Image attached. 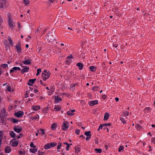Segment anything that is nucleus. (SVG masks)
<instances>
[{
    "instance_id": "obj_26",
    "label": "nucleus",
    "mask_w": 155,
    "mask_h": 155,
    "mask_svg": "<svg viewBox=\"0 0 155 155\" xmlns=\"http://www.w3.org/2000/svg\"><path fill=\"white\" fill-rule=\"evenodd\" d=\"M57 127V124L55 123L53 124L51 126V128L53 130L55 129Z\"/></svg>"
},
{
    "instance_id": "obj_23",
    "label": "nucleus",
    "mask_w": 155,
    "mask_h": 155,
    "mask_svg": "<svg viewBox=\"0 0 155 155\" xmlns=\"http://www.w3.org/2000/svg\"><path fill=\"white\" fill-rule=\"evenodd\" d=\"M10 119H11V122H13L14 123H17L18 121V120H16L15 118H14L13 117H12Z\"/></svg>"
},
{
    "instance_id": "obj_51",
    "label": "nucleus",
    "mask_w": 155,
    "mask_h": 155,
    "mask_svg": "<svg viewBox=\"0 0 155 155\" xmlns=\"http://www.w3.org/2000/svg\"><path fill=\"white\" fill-rule=\"evenodd\" d=\"M48 94L49 95H51V94H53L54 93V92H52L50 90V91H49L48 92Z\"/></svg>"
},
{
    "instance_id": "obj_44",
    "label": "nucleus",
    "mask_w": 155,
    "mask_h": 155,
    "mask_svg": "<svg viewBox=\"0 0 155 155\" xmlns=\"http://www.w3.org/2000/svg\"><path fill=\"white\" fill-rule=\"evenodd\" d=\"M55 110L56 111H58L60 110H61V108L59 107H55L54 108Z\"/></svg>"
},
{
    "instance_id": "obj_24",
    "label": "nucleus",
    "mask_w": 155,
    "mask_h": 155,
    "mask_svg": "<svg viewBox=\"0 0 155 155\" xmlns=\"http://www.w3.org/2000/svg\"><path fill=\"white\" fill-rule=\"evenodd\" d=\"M10 135L11 137L12 138H15V134L14 133L13 131H11L10 133Z\"/></svg>"
},
{
    "instance_id": "obj_2",
    "label": "nucleus",
    "mask_w": 155,
    "mask_h": 155,
    "mask_svg": "<svg viewBox=\"0 0 155 155\" xmlns=\"http://www.w3.org/2000/svg\"><path fill=\"white\" fill-rule=\"evenodd\" d=\"M24 61H22L24 64L25 65L30 64H31V60L29 57H25L24 58Z\"/></svg>"
},
{
    "instance_id": "obj_12",
    "label": "nucleus",
    "mask_w": 155,
    "mask_h": 155,
    "mask_svg": "<svg viewBox=\"0 0 155 155\" xmlns=\"http://www.w3.org/2000/svg\"><path fill=\"white\" fill-rule=\"evenodd\" d=\"M23 67L25 68L21 70V72L22 74H24L25 72H27L29 70V68L26 66H24Z\"/></svg>"
},
{
    "instance_id": "obj_41",
    "label": "nucleus",
    "mask_w": 155,
    "mask_h": 155,
    "mask_svg": "<svg viewBox=\"0 0 155 155\" xmlns=\"http://www.w3.org/2000/svg\"><path fill=\"white\" fill-rule=\"evenodd\" d=\"M4 43L6 46L8 45V42L7 40H4Z\"/></svg>"
},
{
    "instance_id": "obj_31",
    "label": "nucleus",
    "mask_w": 155,
    "mask_h": 155,
    "mask_svg": "<svg viewBox=\"0 0 155 155\" xmlns=\"http://www.w3.org/2000/svg\"><path fill=\"white\" fill-rule=\"evenodd\" d=\"M57 144L55 142H53L51 143H50V148L51 147H53L56 146Z\"/></svg>"
},
{
    "instance_id": "obj_8",
    "label": "nucleus",
    "mask_w": 155,
    "mask_h": 155,
    "mask_svg": "<svg viewBox=\"0 0 155 155\" xmlns=\"http://www.w3.org/2000/svg\"><path fill=\"white\" fill-rule=\"evenodd\" d=\"M14 130L16 132L19 133L22 131V128L20 126L19 127L18 126H15L14 127Z\"/></svg>"
},
{
    "instance_id": "obj_4",
    "label": "nucleus",
    "mask_w": 155,
    "mask_h": 155,
    "mask_svg": "<svg viewBox=\"0 0 155 155\" xmlns=\"http://www.w3.org/2000/svg\"><path fill=\"white\" fill-rule=\"evenodd\" d=\"M8 3L5 0H1L0 1V7L1 8H6L7 6Z\"/></svg>"
},
{
    "instance_id": "obj_35",
    "label": "nucleus",
    "mask_w": 155,
    "mask_h": 155,
    "mask_svg": "<svg viewBox=\"0 0 155 155\" xmlns=\"http://www.w3.org/2000/svg\"><path fill=\"white\" fill-rule=\"evenodd\" d=\"M39 118V116H38V115L37 114L35 116H34V117H31V118L32 119V120H34L35 119H36L37 118Z\"/></svg>"
},
{
    "instance_id": "obj_32",
    "label": "nucleus",
    "mask_w": 155,
    "mask_h": 155,
    "mask_svg": "<svg viewBox=\"0 0 155 155\" xmlns=\"http://www.w3.org/2000/svg\"><path fill=\"white\" fill-rule=\"evenodd\" d=\"M109 117V114L108 113H107V114H105L104 117V120H107Z\"/></svg>"
},
{
    "instance_id": "obj_34",
    "label": "nucleus",
    "mask_w": 155,
    "mask_h": 155,
    "mask_svg": "<svg viewBox=\"0 0 155 155\" xmlns=\"http://www.w3.org/2000/svg\"><path fill=\"white\" fill-rule=\"evenodd\" d=\"M81 149L79 147H75V152L77 153H78L80 151Z\"/></svg>"
},
{
    "instance_id": "obj_52",
    "label": "nucleus",
    "mask_w": 155,
    "mask_h": 155,
    "mask_svg": "<svg viewBox=\"0 0 155 155\" xmlns=\"http://www.w3.org/2000/svg\"><path fill=\"white\" fill-rule=\"evenodd\" d=\"M40 130H41L42 134H45V131L44 129H40Z\"/></svg>"
},
{
    "instance_id": "obj_19",
    "label": "nucleus",
    "mask_w": 155,
    "mask_h": 155,
    "mask_svg": "<svg viewBox=\"0 0 155 155\" xmlns=\"http://www.w3.org/2000/svg\"><path fill=\"white\" fill-rule=\"evenodd\" d=\"M151 108L149 107H146L144 109L143 111L145 113H148L151 111Z\"/></svg>"
},
{
    "instance_id": "obj_18",
    "label": "nucleus",
    "mask_w": 155,
    "mask_h": 155,
    "mask_svg": "<svg viewBox=\"0 0 155 155\" xmlns=\"http://www.w3.org/2000/svg\"><path fill=\"white\" fill-rule=\"evenodd\" d=\"M55 102L56 103H58L59 102V101H61L62 99L60 98L58 96H55Z\"/></svg>"
},
{
    "instance_id": "obj_13",
    "label": "nucleus",
    "mask_w": 155,
    "mask_h": 155,
    "mask_svg": "<svg viewBox=\"0 0 155 155\" xmlns=\"http://www.w3.org/2000/svg\"><path fill=\"white\" fill-rule=\"evenodd\" d=\"M36 80V79H29L28 81V84L29 86L32 85V84H34Z\"/></svg>"
},
{
    "instance_id": "obj_28",
    "label": "nucleus",
    "mask_w": 155,
    "mask_h": 155,
    "mask_svg": "<svg viewBox=\"0 0 155 155\" xmlns=\"http://www.w3.org/2000/svg\"><path fill=\"white\" fill-rule=\"evenodd\" d=\"M76 85H78V84H74L72 85H71L70 87V90H72V91L74 90L75 89L74 87Z\"/></svg>"
},
{
    "instance_id": "obj_33",
    "label": "nucleus",
    "mask_w": 155,
    "mask_h": 155,
    "mask_svg": "<svg viewBox=\"0 0 155 155\" xmlns=\"http://www.w3.org/2000/svg\"><path fill=\"white\" fill-rule=\"evenodd\" d=\"M94 150L96 151L97 152L99 153H101L102 152V150L100 149H97L95 148Z\"/></svg>"
},
{
    "instance_id": "obj_38",
    "label": "nucleus",
    "mask_w": 155,
    "mask_h": 155,
    "mask_svg": "<svg viewBox=\"0 0 155 155\" xmlns=\"http://www.w3.org/2000/svg\"><path fill=\"white\" fill-rule=\"evenodd\" d=\"M135 127L137 129H141V127H142V126L139 125V124H137L136 125Z\"/></svg>"
},
{
    "instance_id": "obj_14",
    "label": "nucleus",
    "mask_w": 155,
    "mask_h": 155,
    "mask_svg": "<svg viewBox=\"0 0 155 155\" xmlns=\"http://www.w3.org/2000/svg\"><path fill=\"white\" fill-rule=\"evenodd\" d=\"M0 114H2L3 118H4L5 117L7 116L8 115L7 113H6V111L4 109H3L1 111Z\"/></svg>"
},
{
    "instance_id": "obj_29",
    "label": "nucleus",
    "mask_w": 155,
    "mask_h": 155,
    "mask_svg": "<svg viewBox=\"0 0 155 155\" xmlns=\"http://www.w3.org/2000/svg\"><path fill=\"white\" fill-rule=\"evenodd\" d=\"M99 89V87L97 86H94L93 88V90L94 91H98Z\"/></svg>"
},
{
    "instance_id": "obj_37",
    "label": "nucleus",
    "mask_w": 155,
    "mask_h": 155,
    "mask_svg": "<svg viewBox=\"0 0 155 155\" xmlns=\"http://www.w3.org/2000/svg\"><path fill=\"white\" fill-rule=\"evenodd\" d=\"M124 149V147L122 146H120L119 148L118 151L119 152H120L121 151Z\"/></svg>"
},
{
    "instance_id": "obj_50",
    "label": "nucleus",
    "mask_w": 155,
    "mask_h": 155,
    "mask_svg": "<svg viewBox=\"0 0 155 155\" xmlns=\"http://www.w3.org/2000/svg\"><path fill=\"white\" fill-rule=\"evenodd\" d=\"M101 97L103 99H105L107 97V96L105 95H103L101 96Z\"/></svg>"
},
{
    "instance_id": "obj_3",
    "label": "nucleus",
    "mask_w": 155,
    "mask_h": 155,
    "mask_svg": "<svg viewBox=\"0 0 155 155\" xmlns=\"http://www.w3.org/2000/svg\"><path fill=\"white\" fill-rule=\"evenodd\" d=\"M15 47L18 53L21 52V44L20 41L18 42V44L16 45Z\"/></svg>"
},
{
    "instance_id": "obj_64",
    "label": "nucleus",
    "mask_w": 155,
    "mask_h": 155,
    "mask_svg": "<svg viewBox=\"0 0 155 155\" xmlns=\"http://www.w3.org/2000/svg\"><path fill=\"white\" fill-rule=\"evenodd\" d=\"M40 83H41V84L43 85V86H45V85L44 84L42 83L43 81H42L41 80H40Z\"/></svg>"
},
{
    "instance_id": "obj_27",
    "label": "nucleus",
    "mask_w": 155,
    "mask_h": 155,
    "mask_svg": "<svg viewBox=\"0 0 155 155\" xmlns=\"http://www.w3.org/2000/svg\"><path fill=\"white\" fill-rule=\"evenodd\" d=\"M50 143H48L45 144L44 146V148L46 150H47L50 148Z\"/></svg>"
},
{
    "instance_id": "obj_39",
    "label": "nucleus",
    "mask_w": 155,
    "mask_h": 155,
    "mask_svg": "<svg viewBox=\"0 0 155 155\" xmlns=\"http://www.w3.org/2000/svg\"><path fill=\"white\" fill-rule=\"evenodd\" d=\"M50 90H51V91L52 92H54V90H55V88L53 86H51L50 88Z\"/></svg>"
},
{
    "instance_id": "obj_54",
    "label": "nucleus",
    "mask_w": 155,
    "mask_h": 155,
    "mask_svg": "<svg viewBox=\"0 0 155 155\" xmlns=\"http://www.w3.org/2000/svg\"><path fill=\"white\" fill-rule=\"evenodd\" d=\"M66 63L67 64H69L70 63V61L67 60L66 61Z\"/></svg>"
},
{
    "instance_id": "obj_59",
    "label": "nucleus",
    "mask_w": 155,
    "mask_h": 155,
    "mask_svg": "<svg viewBox=\"0 0 155 155\" xmlns=\"http://www.w3.org/2000/svg\"><path fill=\"white\" fill-rule=\"evenodd\" d=\"M13 70H14V71H16L17 70V69L16 68V67H14L13 68Z\"/></svg>"
},
{
    "instance_id": "obj_55",
    "label": "nucleus",
    "mask_w": 155,
    "mask_h": 155,
    "mask_svg": "<svg viewBox=\"0 0 155 155\" xmlns=\"http://www.w3.org/2000/svg\"><path fill=\"white\" fill-rule=\"evenodd\" d=\"M72 58V56L71 55H69L67 57V58H68L69 59H70V58Z\"/></svg>"
},
{
    "instance_id": "obj_43",
    "label": "nucleus",
    "mask_w": 155,
    "mask_h": 155,
    "mask_svg": "<svg viewBox=\"0 0 155 155\" xmlns=\"http://www.w3.org/2000/svg\"><path fill=\"white\" fill-rule=\"evenodd\" d=\"M120 120L123 124L126 123V122L124 118L122 117H121L120 119Z\"/></svg>"
},
{
    "instance_id": "obj_21",
    "label": "nucleus",
    "mask_w": 155,
    "mask_h": 155,
    "mask_svg": "<svg viewBox=\"0 0 155 155\" xmlns=\"http://www.w3.org/2000/svg\"><path fill=\"white\" fill-rule=\"evenodd\" d=\"M37 149L33 148V149H30L29 150L30 152L35 153L37 151Z\"/></svg>"
},
{
    "instance_id": "obj_36",
    "label": "nucleus",
    "mask_w": 155,
    "mask_h": 155,
    "mask_svg": "<svg viewBox=\"0 0 155 155\" xmlns=\"http://www.w3.org/2000/svg\"><path fill=\"white\" fill-rule=\"evenodd\" d=\"M67 114L68 115H73L74 114L72 111H68L67 113Z\"/></svg>"
},
{
    "instance_id": "obj_56",
    "label": "nucleus",
    "mask_w": 155,
    "mask_h": 155,
    "mask_svg": "<svg viewBox=\"0 0 155 155\" xmlns=\"http://www.w3.org/2000/svg\"><path fill=\"white\" fill-rule=\"evenodd\" d=\"M47 31V29H44L43 30V33H42V35H43V34L44 33H45V32H46V31Z\"/></svg>"
},
{
    "instance_id": "obj_62",
    "label": "nucleus",
    "mask_w": 155,
    "mask_h": 155,
    "mask_svg": "<svg viewBox=\"0 0 155 155\" xmlns=\"http://www.w3.org/2000/svg\"><path fill=\"white\" fill-rule=\"evenodd\" d=\"M11 87L10 86L8 87V91H11Z\"/></svg>"
},
{
    "instance_id": "obj_11",
    "label": "nucleus",
    "mask_w": 155,
    "mask_h": 155,
    "mask_svg": "<svg viewBox=\"0 0 155 155\" xmlns=\"http://www.w3.org/2000/svg\"><path fill=\"white\" fill-rule=\"evenodd\" d=\"M98 103V101L97 100L90 101L89 102V104L91 106H93L95 104H97Z\"/></svg>"
},
{
    "instance_id": "obj_5",
    "label": "nucleus",
    "mask_w": 155,
    "mask_h": 155,
    "mask_svg": "<svg viewBox=\"0 0 155 155\" xmlns=\"http://www.w3.org/2000/svg\"><path fill=\"white\" fill-rule=\"evenodd\" d=\"M68 122L64 121L62 124V129L63 130H66L69 127Z\"/></svg>"
},
{
    "instance_id": "obj_1",
    "label": "nucleus",
    "mask_w": 155,
    "mask_h": 155,
    "mask_svg": "<svg viewBox=\"0 0 155 155\" xmlns=\"http://www.w3.org/2000/svg\"><path fill=\"white\" fill-rule=\"evenodd\" d=\"M51 73L47 70H45L42 74V77L44 81H45L50 76Z\"/></svg>"
},
{
    "instance_id": "obj_63",
    "label": "nucleus",
    "mask_w": 155,
    "mask_h": 155,
    "mask_svg": "<svg viewBox=\"0 0 155 155\" xmlns=\"http://www.w3.org/2000/svg\"><path fill=\"white\" fill-rule=\"evenodd\" d=\"M55 30L54 29H52V30H51V33H53V35L55 33Z\"/></svg>"
},
{
    "instance_id": "obj_25",
    "label": "nucleus",
    "mask_w": 155,
    "mask_h": 155,
    "mask_svg": "<svg viewBox=\"0 0 155 155\" xmlns=\"http://www.w3.org/2000/svg\"><path fill=\"white\" fill-rule=\"evenodd\" d=\"M84 134L88 137H91V132L89 131H86L84 133Z\"/></svg>"
},
{
    "instance_id": "obj_22",
    "label": "nucleus",
    "mask_w": 155,
    "mask_h": 155,
    "mask_svg": "<svg viewBox=\"0 0 155 155\" xmlns=\"http://www.w3.org/2000/svg\"><path fill=\"white\" fill-rule=\"evenodd\" d=\"M96 68L94 66H91L89 67V69L91 71L94 72L96 70Z\"/></svg>"
},
{
    "instance_id": "obj_47",
    "label": "nucleus",
    "mask_w": 155,
    "mask_h": 155,
    "mask_svg": "<svg viewBox=\"0 0 155 155\" xmlns=\"http://www.w3.org/2000/svg\"><path fill=\"white\" fill-rule=\"evenodd\" d=\"M80 130L79 129H77L75 131V133L79 135L80 134Z\"/></svg>"
},
{
    "instance_id": "obj_42",
    "label": "nucleus",
    "mask_w": 155,
    "mask_h": 155,
    "mask_svg": "<svg viewBox=\"0 0 155 155\" xmlns=\"http://www.w3.org/2000/svg\"><path fill=\"white\" fill-rule=\"evenodd\" d=\"M103 125L104 126H111V124L110 123H106L103 124Z\"/></svg>"
},
{
    "instance_id": "obj_6",
    "label": "nucleus",
    "mask_w": 155,
    "mask_h": 155,
    "mask_svg": "<svg viewBox=\"0 0 155 155\" xmlns=\"http://www.w3.org/2000/svg\"><path fill=\"white\" fill-rule=\"evenodd\" d=\"M24 114V113L23 111L19 110L17 112L15 113V115L18 117H22Z\"/></svg>"
},
{
    "instance_id": "obj_60",
    "label": "nucleus",
    "mask_w": 155,
    "mask_h": 155,
    "mask_svg": "<svg viewBox=\"0 0 155 155\" xmlns=\"http://www.w3.org/2000/svg\"><path fill=\"white\" fill-rule=\"evenodd\" d=\"M91 137H86V140H89L91 138Z\"/></svg>"
},
{
    "instance_id": "obj_53",
    "label": "nucleus",
    "mask_w": 155,
    "mask_h": 155,
    "mask_svg": "<svg viewBox=\"0 0 155 155\" xmlns=\"http://www.w3.org/2000/svg\"><path fill=\"white\" fill-rule=\"evenodd\" d=\"M3 136V132L2 131H0V138H2Z\"/></svg>"
},
{
    "instance_id": "obj_49",
    "label": "nucleus",
    "mask_w": 155,
    "mask_h": 155,
    "mask_svg": "<svg viewBox=\"0 0 155 155\" xmlns=\"http://www.w3.org/2000/svg\"><path fill=\"white\" fill-rule=\"evenodd\" d=\"M124 116H128V115L129 113H128V111H125L124 112Z\"/></svg>"
},
{
    "instance_id": "obj_61",
    "label": "nucleus",
    "mask_w": 155,
    "mask_h": 155,
    "mask_svg": "<svg viewBox=\"0 0 155 155\" xmlns=\"http://www.w3.org/2000/svg\"><path fill=\"white\" fill-rule=\"evenodd\" d=\"M152 141L154 144H155V138H153L152 140Z\"/></svg>"
},
{
    "instance_id": "obj_17",
    "label": "nucleus",
    "mask_w": 155,
    "mask_h": 155,
    "mask_svg": "<svg viewBox=\"0 0 155 155\" xmlns=\"http://www.w3.org/2000/svg\"><path fill=\"white\" fill-rule=\"evenodd\" d=\"M32 108L33 110H39L40 108V107L39 106H34L33 105L32 107Z\"/></svg>"
},
{
    "instance_id": "obj_58",
    "label": "nucleus",
    "mask_w": 155,
    "mask_h": 155,
    "mask_svg": "<svg viewBox=\"0 0 155 155\" xmlns=\"http://www.w3.org/2000/svg\"><path fill=\"white\" fill-rule=\"evenodd\" d=\"M70 147V145H67V147H66V149L67 150H69V148Z\"/></svg>"
},
{
    "instance_id": "obj_9",
    "label": "nucleus",
    "mask_w": 155,
    "mask_h": 155,
    "mask_svg": "<svg viewBox=\"0 0 155 155\" xmlns=\"http://www.w3.org/2000/svg\"><path fill=\"white\" fill-rule=\"evenodd\" d=\"M8 23L9 26L11 28H13L14 26V23L12 21V20L11 18H10L8 19Z\"/></svg>"
},
{
    "instance_id": "obj_10",
    "label": "nucleus",
    "mask_w": 155,
    "mask_h": 155,
    "mask_svg": "<svg viewBox=\"0 0 155 155\" xmlns=\"http://www.w3.org/2000/svg\"><path fill=\"white\" fill-rule=\"evenodd\" d=\"M15 139H14L12 140L11 141V142L12 143V146L13 147H16L18 146V142L16 141H15Z\"/></svg>"
},
{
    "instance_id": "obj_45",
    "label": "nucleus",
    "mask_w": 155,
    "mask_h": 155,
    "mask_svg": "<svg viewBox=\"0 0 155 155\" xmlns=\"http://www.w3.org/2000/svg\"><path fill=\"white\" fill-rule=\"evenodd\" d=\"M19 153L20 154H23V155H24L25 154V152L22 151H19Z\"/></svg>"
},
{
    "instance_id": "obj_46",
    "label": "nucleus",
    "mask_w": 155,
    "mask_h": 155,
    "mask_svg": "<svg viewBox=\"0 0 155 155\" xmlns=\"http://www.w3.org/2000/svg\"><path fill=\"white\" fill-rule=\"evenodd\" d=\"M62 144L61 143H59L58 144V145L57 146V149H59L61 148V146Z\"/></svg>"
},
{
    "instance_id": "obj_16",
    "label": "nucleus",
    "mask_w": 155,
    "mask_h": 155,
    "mask_svg": "<svg viewBox=\"0 0 155 155\" xmlns=\"http://www.w3.org/2000/svg\"><path fill=\"white\" fill-rule=\"evenodd\" d=\"M11 151V149L9 146L6 147L5 149V152L6 153H9Z\"/></svg>"
},
{
    "instance_id": "obj_15",
    "label": "nucleus",
    "mask_w": 155,
    "mask_h": 155,
    "mask_svg": "<svg viewBox=\"0 0 155 155\" xmlns=\"http://www.w3.org/2000/svg\"><path fill=\"white\" fill-rule=\"evenodd\" d=\"M76 65L79 67V69L81 70L84 67L82 63L81 62H79Z\"/></svg>"
},
{
    "instance_id": "obj_30",
    "label": "nucleus",
    "mask_w": 155,
    "mask_h": 155,
    "mask_svg": "<svg viewBox=\"0 0 155 155\" xmlns=\"http://www.w3.org/2000/svg\"><path fill=\"white\" fill-rule=\"evenodd\" d=\"M23 3L25 6H26L28 5L29 4L30 2L28 0H24L23 1Z\"/></svg>"
},
{
    "instance_id": "obj_40",
    "label": "nucleus",
    "mask_w": 155,
    "mask_h": 155,
    "mask_svg": "<svg viewBox=\"0 0 155 155\" xmlns=\"http://www.w3.org/2000/svg\"><path fill=\"white\" fill-rule=\"evenodd\" d=\"M8 66V65L7 64H3L1 65V67L3 68H6Z\"/></svg>"
},
{
    "instance_id": "obj_57",
    "label": "nucleus",
    "mask_w": 155,
    "mask_h": 155,
    "mask_svg": "<svg viewBox=\"0 0 155 155\" xmlns=\"http://www.w3.org/2000/svg\"><path fill=\"white\" fill-rule=\"evenodd\" d=\"M37 71L38 72L40 73L41 72V68H38L37 70Z\"/></svg>"
},
{
    "instance_id": "obj_48",
    "label": "nucleus",
    "mask_w": 155,
    "mask_h": 155,
    "mask_svg": "<svg viewBox=\"0 0 155 155\" xmlns=\"http://www.w3.org/2000/svg\"><path fill=\"white\" fill-rule=\"evenodd\" d=\"M30 146L31 147H33V148H35L36 147L34 145V144L32 142L31 143Z\"/></svg>"
},
{
    "instance_id": "obj_20",
    "label": "nucleus",
    "mask_w": 155,
    "mask_h": 155,
    "mask_svg": "<svg viewBox=\"0 0 155 155\" xmlns=\"http://www.w3.org/2000/svg\"><path fill=\"white\" fill-rule=\"evenodd\" d=\"M8 40L9 41V42L12 46H13V43L12 42L11 38L8 36Z\"/></svg>"
},
{
    "instance_id": "obj_7",
    "label": "nucleus",
    "mask_w": 155,
    "mask_h": 155,
    "mask_svg": "<svg viewBox=\"0 0 155 155\" xmlns=\"http://www.w3.org/2000/svg\"><path fill=\"white\" fill-rule=\"evenodd\" d=\"M46 37H47L48 40L50 42H53L55 39V37L53 35H52L51 37H50L49 35L48 34L47 35Z\"/></svg>"
}]
</instances>
